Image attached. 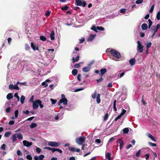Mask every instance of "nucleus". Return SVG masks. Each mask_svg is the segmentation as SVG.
<instances>
[{
	"label": "nucleus",
	"instance_id": "obj_51",
	"mask_svg": "<svg viewBox=\"0 0 160 160\" xmlns=\"http://www.w3.org/2000/svg\"><path fill=\"white\" fill-rule=\"evenodd\" d=\"M141 149H140L136 153V155L137 157H138L139 156L140 153L141 152Z\"/></svg>",
	"mask_w": 160,
	"mask_h": 160
},
{
	"label": "nucleus",
	"instance_id": "obj_48",
	"mask_svg": "<svg viewBox=\"0 0 160 160\" xmlns=\"http://www.w3.org/2000/svg\"><path fill=\"white\" fill-rule=\"evenodd\" d=\"M149 144L151 146H152V147H156L157 146V145L156 144H155V143H152L151 142H149Z\"/></svg>",
	"mask_w": 160,
	"mask_h": 160
},
{
	"label": "nucleus",
	"instance_id": "obj_20",
	"mask_svg": "<svg viewBox=\"0 0 160 160\" xmlns=\"http://www.w3.org/2000/svg\"><path fill=\"white\" fill-rule=\"evenodd\" d=\"M100 96V94H98L96 96L97 102L98 104L99 103L101 102Z\"/></svg>",
	"mask_w": 160,
	"mask_h": 160
},
{
	"label": "nucleus",
	"instance_id": "obj_11",
	"mask_svg": "<svg viewBox=\"0 0 160 160\" xmlns=\"http://www.w3.org/2000/svg\"><path fill=\"white\" fill-rule=\"evenodd\" d=\"M117 142L119 144L120 149L121 150L124 144L123 141L120 139H119L117 140Z\"/></svg>",
	"mask_w": 160,
	"mask_h": 160
},
{
	"label": "nucleus",
	"instance_id": "obj_37",
	"mask_svg": "<svg viewBox=\"0 0 160 160\" xmlns=\"http://www.w3.org/2000/svg\"><path fill=\"white\" fill-rule=\"evenodd\" d=\"M18 111L17 110H16L15 111L14 114L15 118H17L18 117Z\"/></svg>",
	"mask_w": 160,
	"mask_h": 160
},
{
	"label": "nucleus",
	"instance_id": "obj_22",
	"mask_svg": "<svg viewBox=\"0 0 160 160\" xmlns=\"http://www.w3.org/2000/svg\"><path fill=\"white\" fill-rule=\"evenodd\" d=\"M148 28V26L146 23H143L142 25V28L143 30H146Z\"/></svg>",
	"mask_w": 160,
	"mask_h": 160
},
{
	"label": "nucleus",
	"instance_id": "obj_10",
	"mask_svg": "<svg viewBox=\"0 0 160 160\" xmlns=\"http://www.w3.org/2000/svg\"><path fill=\"white\" fill-rule=\"evenodd\" d=\"M44 157V155L41 154L38 157L37 156H35L34 157V159L35 160H42Z\"/></svg>",
	"mask_w": 160,
	"mask_h": 160
},
{
	"label": "nucleus",
	"instance_id": "obj_36",
	"mask_svg": "<svg viewBox=\"0 0 160 160\" xmlns=\"http://www.w3.org/2000/svg\"><path fill=\"white\" fill-rule=\"evenodd\" d=\"M15 97H16L17 98L18 101H19L20 100V98L19 96H18V93H15L14 95Z\"/></svg>",
	"mask_w": 160,
	"mask_h": 160
},
{
	"label": "nucleus",
	"instance_id": "obj_32",
	"mask_svg": "<svg viewBox=\"0 0 160 160\" xmlns=\"http://www.w3.org/2000/svg\"><path fill=\"white\" fill-rule=\"evenodd\" d=\"M152 43L151 42H147L146 44V47L148 49L151 46Z\"/></svg>",
	"mask_w": 160,
	"mask_h": 160
},
{
	"label": "nucleus",
	"instance_id": "obj_31",
	"mask_svg": "<svg viewBox=\"0 0 160 160\" xmlns=\"http://www.w3.org/2000/svg\"><path fill=\"white\" fill-rule=\"evenodd\" d=\"M78 73V71L76 69H74L72 71V73L74 76L77 75Z\"/></svg>",
	"mask_w": 160,
	"mask_h": 160
},
{
	"label": "nucleus",
	"instance_id": "obj_52",
	"mask_svg": "<svg viewBox=\"0 0 160 160\" xmlns=\"http://www.w3.org/2000/svg\"><path fill=\"white\" fill-rule=\"evenodd\" d=\"M148 21L149 22V28H150L152 25V22L150 19H148Z\"/></svg>",
	"mask_w": 160,
	"mask_h": 160
},
{
	"label": "nucleus",
	"instance_id": "obj_17",
	"mask_svg": "<svg viewBox=\"0 0 160 160\" xmlns=\"http://www.w3.org/2000/svg\"><path fill=\"white\" fill-rule=\"evenodd\" d=\"M136 60L134 58L131 59L129 61V63L131 66L134 65L135 62Z\"/></svg>",
	"mask_w": 160,
	"mask_h": 160
},
{
	"label": "nucleus",
	"instance_id": "obj_28",
	"mask_svg": "<svg viewBox=\"0 0 160 160\" xmlns=\"http://www.w3.org/2000/svg\"><path fill=\"white\" fill-rule=\"evenodd\" d=\"M17 137L18 139L20 140H22L23 138V136L22 134L19 133L17 134Z\"/></svg>",
	"mask_w": 160,
	"mask_h": 160
},
{
	"label": "nucleus",
	"instance_id": "obj_6",
	"mask_svg": "<svg viewBox=\"0 0 160 160\" xmlns=\"http://www.w3.org/2000/svg\"><path fill=\"white\" fill-rule=\"evenodd\" d=\"M39 101L40 100H37L33 102L32 107L34 109H36L38 108Z\"/></svg>",
	"mask_w": 160,
	"mask_h": 160
},
{
	"label": "nucleus",
	"instance_id": "obj_14",
	"mask_svg": "<svg viewBox=\"0 0 160 160\" xmlns=\"http://www.w3.org/2000/svg\"><path fill=\"white\" fill-rule=\"evenodd\" d=\"M96 36L95 34L90 35L88 38V41L89 42L92 41Z\"/></svg>",
	"mask_w": 160,
	"mask_h": 160
},
{
	"label": "nucleus",
	"instance_id": "obj_29",
	"mask_svg": "<svg viewBox=\"0 0 160 160\" xmlns=\"http://www.w3.org/2000/svg\"><path fill=\"white\" fill-rule=\"evenodd\" d=\"M82 1L81 0H76V2L78 6H81Z\"/></svg>",
	"mask_w": 160,
	"mask_h": 160
},
{
	"label": "nucleus",
	"instance_id": "obj_57",
	"mask_svg": "<svg viewBox=\"0 0 160 160\" xmlns=\"http://www.w3.org/2000/svg\"><path fill=\"white\" fill-rule=\"evenodd\" d=\"M5 148H6V145L5 144H3L2 145V146H1V148L3 150H5Z\"/></svg>",
	"mask_w": 160,
	"mask_h": 160
},
{
	"label": "nucleus",
	"instance_id": "obj_3",
	"mask_svg": "<svg viewBox=\"0 0 160 160\" xmlns=\"http://www.w3.org/2000/svg\"><path fill=\"white\" fill-rule=\"evenodd\" d=\"M138 45L137 47V50L140 53H142L143 51L144 46L142 45L141 42L140 41L137 42Z\"/></svg>",
	"mask_w": 160,
	"mask_h": 160
},
{
	"label": "nucleus",
	"instance_id": "obj_63",
	"mask_svg": "<svg viewBox=\"0 0 160 160\" xmlns=\"http://www.w3.org/2000/svg\"><path fill=\"white\" fill-rule=\"evenodd\" d=\"M81 75L80 74H78V79L79 81H81Z\"/></svg>",
	"mask_w": 160,
	"mask_h": 160
},
{
	"label": "nucleus",
	"instance_id": "obj_45",
	"mask_svg": "<svg viewBox=\"0 0 160 160\" xmlns=\"http://www.w3.org/2000/svg\"><path fill=\"white\" fill-rule=\"evenodd\" d=\"M97 92L96 91H95L94 93L92 94V97L93 99H95L96 98V95Z\"/></svg>",
	"mask_w": 160,
	"mask_h": 160
},
{
	"label": "nucleus",
	"instance_id": "obj_30",
	"mask_svg": "<svg viewBox=\"0 0 160 160\" xmlns=\"http://www.w3.org/2000/svg\"><path fill=\"white\" fill-rule=\"evenodd\" d=\"M122 131L123 133H127L129 131V129L128 128H125L122 130Z\"/></svg>",
	"mask_w": 160,
	"mask_h": 160
},
{
	"label": "nucleus",
	"instance_id": "obj_64",
	"mask_svg": "<svg viewBox=\"0 0 160 160\" xmlns=\"http://www.w3.org/2000/svg\"><path fill=\"white\" fill-rule=\"evenodd\" d=\"M29 111L28 110H27L26 111H23V114H25L27 115H28L29 114Z\"/></svg>",
	"mask_w": 160,
	"mask_h": 160
},
{
	"label": "nucleus",
	"instance_id": "obj_58",
	"mask_svg": "<svg viewBox=\"0 0 160 160\" xmlns=\"http://www.w3.org/2000/svg\"><path fill=\"white\" fill-rule=\"evenodd\" d=\"M50 11H48L45 13V16H46L47 17H48V16H49L50 15Z\"/></svg>",
	"mask_w": 160,
	"mask_h": 160
},
{
	"label": "nucleus",
	"instance_id": "obj_15",
	"mask_svg": "<svg viewBox=\"0 0 160 160\" xmlns=\"http://www.w3.org/2000/svg\"><path fill=\"white\" fill-rule=\"evenodd\" d=\"M107 70L106 68H103L102 69L100 70V74L101 76V77L102 76L104 75L106 72Z\"/></svg>",
	"mask_w": 160,
	"mask_h": 160
},
{
	"label": "nucleus",
	"instance_id": "obj_46",
	"mask_svg": "<svg viewBox=\"0 0 160 160\" xmlns=\"http://www.w3.org/2000/svg\"><path fill=\"white\" fill-rule=\"evenodd\" d=\"M91 29L95 31L96 32H97V31L96 29V27L95 26H93L92 28H91Z\"/></svg>",
	"mask_w": 160,
	"mask_h": 160
},
{
	"label": "nucleus",
	"instance_id": "obj_19",
	"mask_svg": "<svg viewBox=\"0 0 160 160\" xmlns=\"http://www.w3.org/2000/svg\"><path fill=\"white\" fill-rule=\"evenodd\" d=\"M50 37L51 39L52 40L55 39L54 38V32L53 31H52L50 34Z\"/></svg>",
	"mask_w": 160,
	"mask_h": 160
},
{
	"label": "nucleus",
	"instance_id": "obj_33",
	"mask_svg": "<svg viewBox=\"0 0 160 160\" xmlns=\"http://www.w3.org/2000/svg\"><path fill=\"white\" fill-rule=\"evenodd\" d=\"M116 100H115L114 101L113 105V110L115 111H117V108H116Z\"/></svg>",
	"mask_w": 160,
	"mask_h": 160
},
{
	"label": "nucleus",
	"instance_id": "obj_49",
	"mask_svg": "<svg viewBox=\"0 0 160 160\" xmlns=\"http://www.w3.org/2000/svg\"><path fill=\"white\" fill-rule=\"evenodd\" d=\"M80 63H82L80 62V63L76 64L74 66L75 68H79L80 66Z\"/></svg>",
	"mask_w": 160,
	"mask_h": 160
},
{
	"label": "nucleus",
	"instance_id": "obj_40",
	"mask_svg": "<svg viewBox=\"0 0 160 160\" xmlns=\"http://www.w3.org/2000/svg\"><path fill=\"white\" fill-rule=\"evenodd\" d=\"M36 152L38 153H39L41 151V149L38 147H37L36 149Z\"/></svg>",
	"mask_w": 160,
	"mask_h": 160
},
{
	"label": "nucleus",
	"instance_id": "obj_23",
	"mask_svg": "<svg viewBox=\"0 0 160 160\" xmlns=\"http://www.w3.org/2000/svg\"><path fill=\"white\" fill-rule=\"evenodd\" d=\"M157 30L155 28V27L153 26L151 28V32L152 33L155 34L156 32L157 31Z\"/></svg>",
	"mask_w": 160,
	"mask_h": 160
},
{
	"label": "nucleus",
	"instance_id": "obj_4",
	"mask_svg": "<svg viewBox=\"0 0 160 160\" xmlns=\"http://www.w3.org/2000/svg\"><path fill=\"white\" fill-rule=\"evenodd\" d=\"M48 144L51 147H57L59 146L60 144L55 142H49L48 143Z\"/></svg>",
	"mask_w": 160,
	"mask_h": 160
},
{
	"label": "nucleus",
	"instance_id": "obj_41",
	"mask_svg": "<svg viewBox=\"0 0 160 160\" xmlns=\"http://www.w3.org/2000/svg\"><path fill=\"white\" fill-rule=\"evenodd\" d=\"M50 100L52 102V105L54 104L57 102V100H54L52 98H51Z\"/></svg>",
	"mask_w": 160,
	"mask_h": 160
},
{
	"label": "nucleus",
	"instance_id": "obj_42",
	"mask_svg": "<svg viewBox=\"0 0 160 160\" xmlns=\"http://www.w3.org/2000/svg\"><path fill=\"white\" fill-rule=\"evenodd\" d=\"M26 158L28 160H32V158L30 155L28 154L26 156Z\"/></svg>",
	"mask_w": 160,
	"mask_h": 160
},
{
	"label": "nucleus",
	"instance_id": "obj_13",
	"mask_svg": "<svg viewBox=\"0 0 160 160\" xmlns=\"http://www.w3.org/2000/svg\"><path fill=\"white\" fill-rule=\"evenodd\" d=\"M90 68L91 67L88 65V66L84 67L82 68V71L84 72H87L90 70Z\"/></svg>",
	"mask_w": 160,
	"mask_h": 160
},
{
	"label": "nucleus",
	"instance_id": "obj_59",
	"mask_svg": "<svg viewBox=\"0 0 160 160\" xmlns=\"http://www.w3.org/2000/svg\"><path fill=\"white\" fill-rule=\"evenodd\" d=\"M20 84L23 86H28V85L27 84V82H20Z\"/></svg>",
	"mask_w": 160,
	"mask_h": 160
},
{
	"label": "nucleus",
	"instance_id": "obj_26",
	"mask_svg": "<svg viewBox=\"0 0 160 160\" xmlns=\"http://www.w3.org/2000/svg\"><path fill=\"white\" fill-rule=\"evenodd\" d=\"M79 58V56H77V57H76L75 58L74 57H73L72 58V60L73 61V62H77L78 61Z\"/></svg>",
	"mask_w": 160,
	"mask_h": 160
},
{
	"label": "nucleus",
	"instance_id": "obj_5",
	"mask_svg": "<svg viewBox=\"0 0 160 160\" xmlns=\"http://www.w3.org/2000/svg\"><path fill=\"white\" fill-rule=\"evenodd\" d=\"M67 102L68 100L67 98H61L58 102V104L60 105L61 103H63L64 105H66L67 104Z\"/></svg>",
	"mask_w": 160,
	"mask_h": 160
},
{
	"label": "nucleus",
	"instance_id": "obj_55",
	"mask_svg": "<svg viewBox=\"0 0 160 160\" xmlns=\"http://www.w3.org/2000/svg\"><path fill=\"white\" fill-rule=\"evenodd\" d=\"M25 48L26 50H28L30 49V47H29V45L27 44H26L25 45Z\"/></svg>",
	"mask_w": 160,
	"mask_h": 160
},
{
	"label": "nucleus",
	"instance_id": "obj_35",
	"mask_svg": "<svg viewBox=\"0 0 160 160\" xmlns=\"http://www.w3.org/2000/svg\"><path fill=\"white\" fill-rule=\"evenodd\" d=\"M11 133V132H6L4 134V136L6 138H8V137H9Z\"/></svg>",
	"mask_w": 160,
	"mask_h": 160
},
{
	"label": "nucleus",
	"instance_id": "obj_44",
	"mask_svg": "<svg viewBox=\"0 0 160 160\" xmlns=\"http://www.w3.org/2000/svg\"><path fill=\"white\" fill-rule=\"evenodd\" d=\"M108 113H106L104 115V121H106L108 119Z\"/></svg>",
	"mask_w": 160,
	"mask_h": 160
},
{
	"label": "nucleus",
	"instance_id": "obj_25",
	"mask_svg": "<svg viewBox=\"0 0 160 160\" xmlns=\"http://www.w3.org/2000/svg\"><path fill=\"white\" fill-rule=\"evenodd\" d=\"M106 158L108 159V160H111V155L109 153H107L105 155Z\"/></svg>",
	"mask_w": 160,
	"mask_h": 160
},
{
	"label": "nucleus",
	"instance_id": "obj_18",
	"mask_svg": "<svg viewBox=\"0 0 160 160\" xmlns=\"http://www.w3.org/2000/svg\"><path fill=\"white\" fill-rule=\"evenodd\" d=\"M13 97L12 94L11 93H9L7 96V98L9 100Z\"/></svg>",
	"mask_w": 160,
	"mask_h": 160
},
{
	"label": "nucleus",
	"instance_id": "obj_16",
	"mask_svg": "<svg viewBox=\"0 0 160 160\" xmlns=\"http://www.w3.org/2000/svg\"><path fill=\"white\" fill-rule=\"evenodd\" d=\"M147 136L150 138L151 139H152V141H153L155 142H156V140L154 138V137L150 133H148L147 134Z\"/></svg>",
	"mask_w": 160,
	"mask_h": 160
},
{
	"label": "nucleus",
	"instance_id": "obj_53",
	"mask_svg": "<svg viewBox=\"0 0 160 160\" xmlns=\"http://www.w3.org/2000/svg\"><path fill=\"white\" fill-rule=\"evenodd\" d=\"M121 117V115H118L117 117H116V118H115L114 120L115 121H117Z\"/></svg>",
	"mask_w": 160,
	"mask_h": 160
},
{
	"label": "nucleus",
	"instance_id": "obj_47",
	"mask_svg": "<svg viewBox=\"0 0 160 160\" xmlns=\"http://www.w3.org/2000/svg\"><path fill=\"white\" fill-rule=\"evenodd\" d=\"M154 4H153L151 7L149 11V12L150 13H151L153 11V9H154Z\"/></svg>",
	"mask_w": 160,
	"mask_h": 160
},
{
	"label": "nucleus",
	"instance_id": "obj_62",
	"mask_svg": "<svg viewBox=\"0 0 160 160\" xmlns=\"http://www.w3.org/2000/svg\"><path fill=\"white\" fill-rule=\"evenodd\" d=\"M86 5V3L85 2H82L81 6H82L83 7H85Z\"/></svg>",
	"mask_w": 160,
	"mask_h": 160
},
{
	"label": "nucleus",
	"instance_id": "obj_60",
	"mask_svg": "<svg viewBox=\"0 0 160 160\" xmlns=\"http://www.w3.org/2000/svg\"><path fill=\"white\" fill-rule=\"evenodd\" d=\"M42 85H43V86L45 85V87H47L48 86V84L46 83V82L45 81L42 82Z\"/></svg>",
	"mask_w": 160,
	"mask_h": 160
},
{
	"label": "nucleus",
	"instance_id": "obj_9",
	"mask_svg": "<svg viewBox=\"0 0 160 160\" xmlns=\"http://www.w3.org/2000/svg\"><path fill=\"white\" fill-rule=\"evenodd\" d=\"M70 151L73 152H79L80 151V149L74 147H72L70 148L69 149Z\"/></svg>",
	"mask_w": 160,
	"mask_h": 160
},
{
	"label": "nucleus",
	"instance_id": "obj_8",
	"mask_svg": "<svg viewBox=\"0 0 160 160\" xmlns=\"http://www.w3.org/2000/svg\"><path fill=\"white\" fill-rule=\"evenodd\" d=\"M22 142L23 145L27 147H29L32 145V142H30L27 140L23 141Z\"/></svg>",
	"mask_w": 160,
	"mask_h": 160
},
{
	"label": "nucleus",
	"instance_id": "obj_1",
	"mask_svg": "<svg viewBox=\"0 0 160 160\" xmlns=\"http://www.w3.org/2000/svg\"><path fill=\"white\" fill-rule=\"evenodd\" d=\"M110 52L112 55L116 58L115 59L113 58L112 59L116 61H118V59L121 58V55L120 53L114 50H111L110 51Z\"/></svg>",
	"mask_w": 160,
	"mask_h": 160
},
{
	"label": "nucleus",
	"instance_id": "obj_7",
	"mask_svg": "<svg viewBox=\"0 0 160 160\" xmlns=\"http://www.w3.org/2000/svg\"><path fill=\"white\" fill-rule=\"evenodd\" d=\"M9 88L10 90L15 89L17 90H19V88L17 85H13V84H10L9 86Z\"/></svg>",
	"mask_w": 160,
	"mask_h": 160
},
{
	"label": "nucleus",
	"instance_id": "obj_39",
	"mask_svg": "<svg viewBox=\"0 0 160 160\" xmlns=\"http://www.w3.org/2000/svg\"><path fill=\"white\" fill-rule=\"evenodd\" d=\"M156 18L158 20L160 19V11H159L157 14Z\"/></svg>",
	"mask_w": 160,
	"mask_h": 160
},
{
	"label": "nucleus",
	"instance_id": "obj_12",
	"mask_svg": "<svg viewBox=\"0 0 160 160\" xmlns=\"http://www.w3.org/2000/svg\"><path fill=\"white\" fill-rule=\"evenodd\" d=\"M31 47L34 51H35V50H38L39 49V48L38 46L36 45H34L32 42L31 43Z\"/></svg>",
	"mask_w": 160,
	"mask_h": 160
},
{
	"label": "nucleus",
	"instance_id": "obj_24",
	"mask_svg": "<svg viewBox=\"0 0 160 160\" xmlns=\"http://www.w3.org/2000/svg\"><path fill=\"white\" fill-rule=\"evenodd\" d=\"M17 134H14L12 136V141L13 142H15L17 140Z\"/></svg>",
	"mask_w": 160,
	"mask_h": 160
},
{
	"label": "nucleus",
	"instance_id": "obj_54",
	"mask_svg": "<svg viewBox=\"0 0 160 160\" xmlns=\"http://www.w3.org/2000/svg\"><path fill=\"white\" fill-rule=\"evenodd\" d=\"M68 8V7L67 6H65L64 7L62 8V10H67Z\"/></svg>",
	"mask_w": 160,
	"mask_h": 160
},
{
	"label": "nucleus",
	"instance_id": "obj_50",
	"mask_svg": "<svg viewBox=\"0 0 160 160\" xmlns=\"http://www.w3.org/2000/svg\"><path fill=\"white\" fill-rule=\"evenodd\" d=\"M143 2V0H137L136 1V3L137 4L141 3Z\"/></svg>",
	"mask_w": 160,
	"mask_h": 160
},
{
	"label": "nucleus",
	"instance_id": "obj_43",
	"mask_svg": "<svg viewBox=\"0 0 160 160\" xmlns=\"http://www.w3.org/2000/svg\"><path fill=\"white\" fill-rule=\"evenodd\" d=\"M126 110L124 109H123L122 110V112L120 115L122 116L126 113Z\"/></svg>",
	"mask_w": 160,
	"mask_h": 160
},
{
	"label": "nucleus",
	"instance_id": "obj_38",
	"mask_svg": "<svg viewBox=\"0 0 160 160\" xmlns=\"http://www.w3.org/2000/svg\"><path fill=\"white\" fill-rule=\"evenodd\" d=\"M40 39L42 41H45L46 40V38L43 36H41L40 37Z\"/></svg>",
	"mask_w": 160,
	"mask_h": 160
},
{
	"label": "nucleus",
	"instance_id": "obj_2",
	"mask_svg": "<svg viewBox=\"0 0 160 160\" xmlns=\"http://www.w3.org/2000/svg\"><path fill=\"white\" fill-rule=\"evenodd\" d=\"M85 140V137L82 136L80 138H78L76 139V142L79 145H82Z\"/></svg>",
	"mask_w": 160,
	"mask_h": 160
},
{
	"label": "nucleus",
	"instance_id": "obj_61",
	"mask_svg": "<svg viewBox=\"0 0 160 160\" xmlns=\"http://www.w3.org/2000/svg\"><path fill=\"white\" fill-rule=\"evenodd\" d=\"M39 105L40 108H42L43 107V105L42 104V102L40 100L39 101Z\"/></svg>",
	"mask_w": 160,
	"mask_h": 160
},
{
	"label": "nucleus",
	"instance_id": "obj_56",
	"mask_svg": "<svg viewBox=\"0 0 160 160\" xmlns=\"http://www.w3.org/2000/svg\"><path fill=\"white\" fill-rule=\"evenodd\" d=\"M145 156L146 157V160H148V158L149 157H150V154L148 153H147L145 155Z\"/></svg>",
	"mask_w": 160,
	"mask_h": 160
},
{
	"label": "nucleus",
	"instance_id": "obj_34",
	"mask_svg": "<svg viewBox=\"0 0 160 160\" xmlns=\"http://www.w3.org/2000/svg\"><path fill=\"white\" fill-rule=\"evenodd\" d=\"M97 29L100 31H103L104 30V28L102 27L98 26L97 27Z\"/></svg>",
	"mask_w": 160,
	"mask_h": 160
},
{
	"label": "nucleus",
	"instance_id": "obj_21",
	"mask_svg": "<svg viewBox=\"0 0 160 160\" xmlns=\"http://www.w3.org/2000/svg\"><path fill=\"white\" fill-rule=\"evenodd\" d=\"M25 99V97L23 95H22L20 98V102L22 104L24 103V101Z\"/></svg>",
	"mask_w": 160,
	"mask_h": 160
},
{
	"label": "nucleus",
	"instance_id": "obj_27",
	"mask_svg": "<svg viewBox=\"0 0 160 160\" xmlns=\"http://www.w3.org/2000/svg\"><path fill=\"white\" fill-rule=\"evenodd\" d=\"M37 125L36 123H32L30 126V127L31 128H33L37 127Z\"/></svg>",
	"mask_w": 160,
	"mask_h": 160
}]
</instances>
